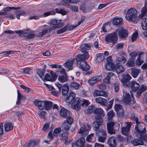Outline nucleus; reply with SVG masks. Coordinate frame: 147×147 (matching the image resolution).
<instances>
[{
    "instance_id": "nucleus-16",
    "label": "nucleus",
    "mask_w": 147,
    "mask_h": 147,
    "mask_svg": "<svg viewBox=\"0 0 147 147\" xmlns=\"http://www.w3.org/2000/svg\"><path fill=\"white\" fill-rule=\"evenodd\" d=\"M80 67L83 71H87L89 69L90 66L84 60L81 62Z\"/></svg>"
},
{
    "instance_id": "nucleus-54",
    "label": "nucleus",
    "mask_w": 147,
    "mask_h": 147,
    "mask_svg": "<svg viewBox=\"0 0 147 147\" xmlns=\"http://www.w3.org/2000/svg\"><path fill=\"white\" fill-rule=\"evenodd\" d=\"M138 36V32L137 31H135L132 35L131 40L132 41H135L137 39Z\"/></svg>"
},
{
    "instance_id": "nucleus-19",
    "label": "nucleus",
    "mask_w": 147,
    "mask_h": 147,
    "mask_svg": "<svg viewBox=\"0 0 147 147\" xmlns=\"http://www.w3.org/2000/svg\"><path fill=\"white\" fill-rule=\"evenodd\" d=\"M115 123L113 122H111L107 123V129L108 132L110 134L115 133V131L113 129V126Z\"/></svg>"
},
{
    "instance_id": "nucleus-1",
    "label": "nucleus",
    "mask_w": 147,
    "mask_h": 147,
    "mask_svg": "<svg viewBox=\"0 0 147 147\" xmlns=\"http://www.w3.org/2000/svg\"><path fill=\"white\" fill-rule=\"evenodd\" d=\"M127 31L123 28H118L115 32H113L108 34L105 36V40L106 43L112 42L114 45L117 42V35H118L121 38H125L128 36Z\"/></svg>"
},
{
    "instance_id": "nucleus-29",
    "label": "nucleus",
    "mask_w": 147,
    "mask_h": 147,
    "mask_svg": "<svg viewBox=\"0 0 147 147\" xmlns=\"http://www.w3.org/2000/svg\"><path fill=\"white\" fill-rule=\"evenodd\" d=\"M126 61V59L125 57H117V59L115 61L116 65L122 64L125 63Z\"/></svg>"
},
{
    "instance_id": "nucleus-6",
    "label": "nucleus",
    "mask_w": 147,
    "mask_h": 147,
    "mask_svg": "<svg viewBox=\"0 0 147 147\" xmlns=\"http://www.w3.org/2000/svg\"><path fill=\"white\" fill-rule=\"evenodd\" d=\"M57 77V76L53 71H51L50 74L47 73L43 77L42 80L44 82L49 81L51 82L54 81L56 80Z\"/></svg>"
},
{
    "instance_id": "nucleus-39",
    "label": "nucleus",
    "mask_w": 147,
    "mask_h": 147,
    "mask_svg": "<svg viewBox=\"0 0 147 147\" xmlns=\"http://www.w3.org/2000/svg\"><path fill=\"white\" fill-rule=\"evenodd\" d=\"M70 86L71 89L76 90L79 88L80 85L79 83L76 82H73L71 83Z\"/></svg>"
},
{
    "instance_id": "nucleus-21",
    "label": "nucleus",
    "mask_w": 147,
    "mask_h": 147,
    "mask_svg": "<svg viewBox=\"0 0 147 147\" xmlns=\"http://www.w3.org/2000/svg\"><path fill=\"white\" fill-rule=\"evenodd\" d=\"M96 103L99 104L102 106H105L107 103V100L101 97L97 98L95 99Z\"/></svg>"
},
{
    "instance_id": "nucleus-33",
    "label": "nucleus",
    "mask_w": 147,
    "mask_h": 147,
    "mask_svg": "<svg viewBox=\"0 0 147 147\" xmlns=\"http://www.w3.org/2000/svg\"><path fill=\"white\" fill-rule=\"evenodd\" d=\"M147 89V86L144 85H142L140 88L139 90L137 93V96H139L141 94L144 92Z\"/></svg>"
},
{
    "instance_id": "nucleus-49",
    "label": "nucleus",
    "mask_w": 147,
    "mask_h": 147,
    "mask_svg": "<svg viewBox=\"0 0 147 147\" xmlns=\"http://www.w3.org/2000/svg\"><path fill=\"white\" fill-rule=\"evenodd\" d=\"M47 32H49L48 29H44L42 30V32L38 33V36L39 37H41L45 35Z\"/></svg>"
},
{
    "instance_id": "nucleus-27",
    "label": "nucleus",
    "mask_w": 147,
    "mask_h": 147,
    "mask_svg": "<svg viewBox=\"0 0 147 147\" xmlns=\"http://www.w3.org/2000/svg\"><path fill=\"white\" fill-rule=\"evenodd\" d=\"M60 115L61 116L63 117L66 118L67 117H69V113L65 109L62 108L60 111Z\"/></svg>"
},
{
    "instance_id": "nucleus-43",
    "label": "nucleus",
    "mask_w": 147,
    "mask_h": 147,
    "mask_svg": "<svg viewBox=\"0 0 147 147\" xmlns=\"http://www.w3.org/2000/svg\"><path fill=\"white\" fill-rule=\"evenodd\" d=\"M115 113L113 111L111 110L107 113L108 119L109 121L111 120L114 116Z\"/></svg>"
},
{
    "instance_id": "nucleus-57",
    "label": "nucleus",
    "mask_w": 147,
    "mask_h": 147,
    "mask_svg": "<svg viewBox=\"0 0 147 147\" xmlns=\"http://www.w3.org/2000/svg\"><path fill=\"white\" fill-rule=\"evenodd\" d=\"M55 13V11H50L47 12H45L44 14V17H46L48 16L52 15H54Z\"/></svg>"
},
{
    "instance_id": "nucleus-45",
    "label": "nucleus",
    "mask_w": 147,
    "mask_h": 147,
    "mask_svg": "<svg viewBox=\"0 0 147 147\" xmlns=\"http://www.w3.org/2000/svg\"><path fill=\"white\" fill-rule=\"evenodd\" d=\"M35 36V34L33 33L25 32L24 36L26 39H30L33 38Z\"/></svg>"
},
{
    "instance_id": "nucleus-51",
    "label": "nucleus",
    "mask_w": 147,
    "mask_h": 147,
    "mask_svg": "<svg viewBox=\"0 0 147 147\" xmlns=\"http://www.w3.org/2000/svg\"><path fill=\"white\" fill-rule=\"evenodd\" d=\"M18 93V98L17 101L16 102L17 104H19L20 102V100L22 98L23 95H22L19 92L18 90H17Z\"/></svg>"
},
{
    "instance_id": "nucleus-8",
    "label": "nucleus",
    "mask_w": 147,
    "mask_h": 147,
    "mask_svg": "<svg viewBox=\"0 0 147 147\" xmlns=\"http://www.w3.org/2000/svg\"><path fill=\"white\" fill-rule=\"evenodd\" d=\"M39 142L38 139H30L24 145V147H36L38 146Z\"/></svg>"
},
{
    "instance_id": "nucleus-40",
    "label": "nucleus",
    "mask_w": 147,
    "mask_h": 147,
    "mask_svg": "<svg viewBox=\"0 0 147 147\" xmlns=\"http://www.w3.org/2000/svg\"><path fill=\"white\" fill-rule=\"evenodd\" d=\"M5 130L6 131H8L12 130L13 128V126L11 123H8L5 124L4 125Z\"/></svg>"
},
{
    "instance_id": "nucleus-10",
    "label": "nucleus",
    "mask_w": 147,
    "mask_h": 147,
    "mask_svg": "<svg viewBox=\"0 0 147 147\" xmlns=\"http://www.w3.org/2000/svg\"><path fill=\"white\" fill-rule=\"evenodd\" d=\"M73 119L70 116L68 117L66 120V122H65L62 125V128L65 130H68L73 122Z\"/></svg>"
},
{
    "instance_id": "nucleus-23",
    "label": "nucleus",
    "mask_w": 147,
    "mask_h": 147,
    "mask_svg": "<svg viewBox=\"0 0 147 147\" xmlns=\"http://www.w3.org/2000/svg\"><path fill=\"white\" fill-rule=\"evenodd\" d=\"M130 86L133 91H136L139 88V84L135 81H132L130 83Z\"/></svg>"
},
{
    "instance_id": "nucleus-56",
    "label": "nucleus",
    "mask_w": 147,
    "mask_h": 147,
    "mask_svg": "<svg viewBox=\"0 0 147 147\" xmlns=\"http://www.w3.org/2000/svg\"><path fill=\"white\" fill-rule=\"evenodd\" d=\"M50 127V124L49 123H46L45 124L43 127L42 130L44 131H46L47 129Z\"/></svg>"
},
{
    "instance_id": "nucleus-22",
    "label": "nucleus",
    "mask_w": 147,
    "mask_h": 147,
    "mask_svg": "<svg viewBox=\"0 0 147 147\" xmlns=\"http://www.w3.org/2000/svg\"><path fill=\"white\" fill-rule=\"evenodd\" d=\"M131 75L134 78H136L139 75L140 72V69H137L135 68L131 69Z\"/></svg>"
},
{
    "instance_id": "nucleus-47",
    "label": "nucleus",
    "mask_w": 147,
    "mask_h": 147,
    "mask_svg": "<svg viewBox=\"0 0 147 147\" xmlns=\"http://www.w3.org/2000/svg\"><path fill=\"white\" fill-rule=\"evenodd\" d=\"M127 66L129 67H134L135 65L134 60L130 59L126 63Z\"/></svg>"
},
{
    "instance_id": "nucleus-64",
    "label": "nucleus",
    "mask_w": 147,
    "mask_h": 147,
    "mask_svg": "<svg viewBox=\"0 0 147 147\" xmlns=\"http://www.w3.org/2000/svg\"><path fill=\"white\" fill-rule=\"evenodd\" d=\"M55 84L59 89V91L60 92L63 86L62 84L59 83V82H57Z\"/></svg>"
},
{
    "instance_id": "nucleus-58",
    "label": "nucleus",
    "mask_w": 147,
    "mask_h": 147,
    "mask_svg": "<svg viewBox=\"0 0 147 147\" xmlns=\"http://www.w3.org/2000/svg\"><path fill=\"white\" fill-rule=\"evenodd\" d=\"M113 99L111 100L109 102V104L107 107L106 110L107 111H108L112 107L113 102Z\"/></svg>"
},
{
    "instance_id": "nucleus-24",
    "label": "nucleus",
    "mask_w": 147,
    "mask_h": 147,
    "mask_svg": "<svg viewBox=\"0 0 147 147\" xmlns=\"http://www.w3.org/2000/svg\"><path fill=\"white\" fill-rule=\"evenodd\" d=\"M58 80L60 82L63 83L68 81V76L66 74L60 75L58 77Z\"/></svg>"
},
{
    "instance_id": "nucleus-42",
    "label": "nucleus",
    "mask_w": 147,
    "mask_h": 147,
    "mask_svg": "<svg viewBox=\"0 0 147 147\" xmlns=\"http://www.w3.org/2000/svg\"><path fill=\"white\" fill-rule=\"evenodd\" d=\"M90 47V44H85L84 45H82L81 46V50L82 52L85 53L86 50H89Z\"/></svg>"
},
{
    "instance_id": "nucleus-35",
    "label": "nucleus",
    "mask_w": 147,
    "mask_h": 147,
    "mask_svg": "<svg viewBox=\"0 0 147 147\" xmlns=\"http://www.w3.org/2000/svg\"><path fill=\"white\" fill-rule=\"evenodd\" d=\"M105 67L106 69L109 71H115V67L113 63H107L105 65Z\"/></svg>"
},
{
    "instance_id": "nucleus-34",
    "label": "nucleus",
    "mask_w": 147,
    "mask_h": 147,
    "mask_svg": "<svg viewBox=\"0 0 147 147\" xmlns=\"http://www.w3.org/2000/svg\"><path fill=\"white\" fill-rule=\"evenodd\" d=\"M85 142V138H80L76 143L78 147H83Z\"/></svg>"
},
{
    "instance_id": "nucleus-12",
    "label": "nucleus",
    "mask_w": 147,
    "mask_h": 147,
    "mask_svg": "<svg viewBox=\"0 0 147 147\" xmlns=\"http://www.w3.org/2000/svg\"><path fill=\"white\" fill-rule=\"evenodd\" d=\"M125 123L126 126L125 127L122 128L121 132L123 135L127 136L129 135V132L131 126V123L129 122H126Z\"/></svg>"
},
{
    "instance_id": "nucleus-62",
    "label": "nucleus",
    "mask_w": 147,
    "mask_h": 147,
    "mask_svg": "<svg viewBox=\"0 0 147 147\" xmlns=\"http://www.w3.org/2000/svg\"><path fill=\"white\" fill-rule=\"evenodd\" d=\"M17 14H20L21 16H26V13L24 11H22L18 10L16 11Z\"/></svg>"
},
{
    "instance_id": "nucleus-18",
    "label": "nucleus",
    "mask_w": 147,
    "mask_h": 147,
    "mask_svg": "<svg viewBox=\"0 0 147 147\" xmlns=\"http://www.w3.org/2000/svg\"><path fill=\"white\" fill-rule=\"evenodd\" d=\"M143 139L144 140H147V138L136 139L133 141H131V142L135 146L143 145L144 144Z\"/></svg>"
},
{
    "instance_id": "nucleus-48",
    "label": "nucleus",
    "mask_w": 147,
    "mask_h": 147,
    "mask_svg": "<svg viewBox=\"0 0 147 147\" xmlns=\"http://www.w3.org/2000/svg\"><path fill=\"white\" fill-rule=\"evenodd\" d=\"M21 7H8L5 8L4 9V11H9L13 9L15 10H16L18 9H20Z\"/></svg>"
},
{
    "instance_id": "nucleus-50",
    "label": "nucleus",
    "mask_w": 147,
    "mask_h": 147,
    "mask_svg": "<svg viewBox=\"0 0 147 147\" xmlns=\"http://www.w3.org/2000/svg\"><path fill=\"white\" fill-rule=\"evenodd\" d=\"M68 26H66L63 28L58 30L57 31V34H60L65 32L68 28Z\"/></svg>"
},
{
    "instance_id": "nucleus-26",
    "label": "nucleus",
    "mask_w": 147,
    "mask_h": 147,
    "mask_svg": "<svg viewBox=\"0 0 147 147\" xmlns=\"http://www.w3.org/2000/svg\"><path fill=\"white\" fill-rule=\"evenodd\" d=\"M69 90V85L68 83H65L63 85L62 88V93L63 95H66Z\"/></svg>"
},
{
    "instance_id": "nucleus-4",
    "label": "nucleus",
    "mask_w": 147,
    "mask_h": 147,
    "mask_svg": "<svg viewBox=\"0 0 147 147\" xmlns=\"http://www.w3.org/2000/svg\"><path fill=\"white\" fill-rule=\"evenodd\" d=\"M136 125L135 126V129L136 134L140 136V138H147L146 128H144L143 131H140L142 128V127L144 126V123L142 122H139L138 120L137 122H136Z\"/></svg>"
},
{
    "instance_id": "nucleus-41",
    "label": "nucleus",
    "mask_w": 147,
    "mask_h": 147,
    "mask_svg": "<svg viewBox=\"0 0 147 147\" xmlns=\"http://www.w3.org/2000/svg\"><path fill=\"white\" fill-rule=\"evenodd\" d=\"M61 132V128H56L53 131V134L55 135V137H60Z\"/></svg>"
},
{
    "instance_id": "nucleus-25",
    "label": "nucleus",
    "mask_w": 147,
    "mask_h": 147,
    "mask_svg": "<svg viewBox=\"0 0 147 147\" xmlns=\"http://www.w3.org/2000/svg\"><path fill=\"white\" fill-rule=\"evenodd\" d=\"M35 105L38 107L39 109L40 110H43L44 109V105L45 104L44 103V101L36 100L34 102Z\"/></svg>"
},
{
    "instance_id": "nucleus-55",
    "label": "nucleus",
    "mask_w": 147,
    "mask_h": 147,
    "mask_svg": "<svg viewBox=\"0 0 147 147\" xmlns=\"http://www.w3.org/2000/svg\"><path fill=\"white\" fill-rule=\"evenodd\" d=\"M20 87L24 90L26 92L28 93L30 90V88H29L27 87L24 85H21Z\"/></svg>"
},
{
    "instance_id": "nucleus-52",
    "label": "nucleus",
    "mask_w": 147,
    "mask_h": 147,
    "mask_svg": "<svg viewBox=\"0 0 147 147\" xmlns=\"http://www.w3.org/2000/svg\"><path fill=\"white\" fill-rule=\"evenodd\" d=\"M14 51L12 50L4 51L0 53V54H3L4 55H9L14 53Z\"/></svg>"
},
{
    "instance_id": "nucleus-53",
    "label": "nucleus",
    "mask_w": 147,
    "mask_h": 147,
    "mask_svg": "<svg viewBox=\"0 0 147 147\" xmlns=\"http://www.w3.org/2000/svg\"><path fill=\"white\" fill-rule=\"evenodd\" d=\"M55 12L56 13H60L63 15H64L66 14V12L63 9H55Z\"/></svg>"
},
{
    "instance_id": "nucleus-28",
    "label": "nucleus",
    "mask_w": 147,
    "mask_h": 147,
    "mask_svg": "<svg viewBox=\"0 0 147 147\" xmlns=\"http://www.w3.org/2000/svg\"><path fill=\"white\" fill-rule=\"evenodd\" d=\"M113 25L118 26L121 24L122 19V18L115 17L113 18Z\"/></svg>"
},
{
    "instance_id": "nucleus-2",
    "label": "nucleus",
    "mask_w": 147,
    "mask_h": 147,
    "mask_svg": "<svg viewBox=\"0 0 147 147\" xmlns=\"http://www.w3.org/2000/svg\"><path fill=\"white\" fill-rule=\"evenodd\" d=\"M103 110L100 108H97L94 111V113L96 114H99L95 116L96 121L94 123L95 125L94 127L95 130L97 131L101 125H104V123L103 122L102 117H104L105 114L104 113Z\"/></svg>"
},
{
    "instance_id": "nucleus-7",
    "label": "nucleus",
    "mask_w": 147,
    "mask_h": 147,
    "mask_svg": "<svg viewBox=\"0 0 147 147\" xmlns=\"http://www.w3.org/2000/svg\"><path fill=\"white\" fill-rule=\"evenodd\" d=\"M115 110L118 117H123L124 115V109L122 106L119 104L115 105Z\"/></svg>"
},
{
    "instance_id": "nucleus-32",
    "label": "nucleus",
    "mask_w": 147,
    "mask_h": 147,
    "mask_svg": "<svg viewBox=\"0 0 147 147\" xmlns=\"http://www.w3.org/2000/svg\"><path fill=\"white\" fill-rule=\"evenodd\" d=\"M115 71L118 74L124 71L125 68L123 66L121 65V64L115 65Z\"/></svg>"
},
{
    "instance_id": "nucleus-61",
    "label": "nucleus",
    "mask_w": 147,
    "mask_h": 147,
    "mask_svg": "<svg viewBox=\"0 0 147 147\" xmlns=\"http://www.w3.org/2000/svg\"><path fill=\"white\" fill-rule=\"evenodd\" d=\"M46 113V112L45 111H42L38 113V114L42 119H45Z\"/></svg>"
},
{
    "instance_id": "nucleus-31",
    "label": "nucleus",
    "mask_w": 147,
    "mask_h": 147,
    "mask_svg": "<svg viewBox=\"0 0 147 147\" xmlns=\"http://www.w3.org/2000/svg\"><path fill=\"white\" fill-rule=\"evenodd\" d=\"M44 105V109H45L46 110H47L51 108L53 106V103L52 102L48 101H45Z\"/></svg>"
},
{
    "instance_id": "nucleus-46",
    "label": "nucleus",
    "mask_w": 147,
    "mask_h": 147,
    "mask_svg": "<svg viewBox=\"0 0 147 147\" xmlns=\"http://www.w3.org/2000/svg\"><path fill=\"white\" fill-rule=\"evenodd\" d=\"M80 103L81 106L84 107H86L90 104L89 100L84 99L80 100Z\"/></svg>"
},
{
    "instance_id": "nucleus-15",
    "label": "nucleus",
    "mask_w": 147,
    "mask_h": 147,
    "mask_svg": "<svg viewBox=\"0 0 147 147\" xmlns=\"http://www.w3.org/2000/svg\"><path fill=\"white\" fill-rule=\"evenodd\" d=\"M102 79V77L98 76L92 78L90 79L88 81V83L90 84H93L97 82H100Z\"/></svg>"
},
{
    "instance_id": "nucleus-17",
    "label": "nucleus",
    "mask_w": 147,
    "mask_h": 147,
    "mask_svg": "<svg viewBox=\"0 0 147 147\" xmlns=\"http://www.w3.org/2000/svg\"><path fill=\"white\" fill-rule=\"evenodd\" d=\"M75 61L74 59L67 61L65 63V66L68 70H72L73 68V64Z\"/></svg>"
},
{
    "instance_id": "nucleus-36",
    "label": "nucleus",
    "mask_w": 147,
    "mask_h": 147,
    "mask_svg": "<svg viewBox=\"0 0 147 147\" xmlns=\"http://www.w3.org/2000/svg\"><path fill=\"white\" fill-rule=\"evenodd\" d=\"M141 13L139 15V18L142 19L147 13V6L144 5L141 10Z\"/></svg>"
},
{
    "instance_id": "nucleus-13",
    "label": "nucleus",
    "mask_w": 147,
    "mask_h": 147,
    "mask_svg": "<svg viewBox=\"0 0 147 147\" xmlns=\"http://www.w3.org/2000/svg\"><path fill=\"white\" fill-rule=\"evenodd\" d=\"M89 57V55L87 52H85L83 55L78 54L76 57V60L77 61L79 62L82 60H84L87 59Z\"/></svg>"
},
{
    "instance_id": "nucleus-5",
    "label": "nucleus",
    "mask_w": 147,
    "mask_h": 147,
    "mask_svg": "<svg viewBox=\"0 0 147 147\" xmlns=\"http://www.w3.org/2000/svg\"><path fill=\"white\" fill-rule=\"evenodd\" d=\"M123 102L125 104H134L135 101L133 94L131 92H123Z\"/></svg>"
},
{
    "instance_id": "nucleus-3",
    "label": "nucleus",
    "mask_w": 147,
    "mask_h": 147,
    "mask_svg": "<svg viewBox=\"0 0 147 147\" xmlns=\"http://www.w3.org/2000/svg\"><path fill=\"white\" fill-rule=\"evenodd\" d=\"M137 13L138 11L135 8H130L127 11L125 19L129 21L137 23L139 21Z\"/></svg>"
},
{
    "instance_id": "nucleus-20",
    "label": "nucleus",
    "mask_w": 147,
    "mask_h": 147,
    "mask_svg": "<svg viewBox=\"0 0 147 147\" xmlns=\"http://www.w3.org/2000/svg\"><path fill=\"white\" fill-rule=\"evenodd\" d=\"M75 96L76 94L74 92H70L69 95L67 96L65 100L68 103L70 104L74 100Z\"/></svg>"
},
{
    "instance_id": "nucleus-37",
    "label": "nucleus",
    "mask_w": 147,
    "mask_h": 147,
    "mask_svg": "<svg viewBox=\"0 0 147 147\" xmlns=\"http://www.w3.org/2000/svg\"><path fill=\"white\" fill-rule=\"evenodd\" d=\"M107 144L111 147H115L116 144L115 138H109L108 140Z\"/></svg>"
},
{
    "instance_id": "nucleus-63",
    "label": "nucleus",
    "mask_w": 147,
    "mask_h": 147,
    "mask_svg": "<svg viewBox=\"0 0 147 147\" xmlns=\"http://www.w3.org/2000/svg\"><path fill=\"white\" fill-rule=\"evenodd\" d=\"M30 69L28 68H26L22 69V72L24 74H29Z\"/></svg>"
},
{
    "instance_id": "nucleus-14",
    "label": "nucleus",
    "mask_w": 147,
    "mask_h": 147,
    "mask_svg": "<svg viewBox=\"0 0 147 147\" xmlns=\"http://www.w3.org/2000/svg\"><path fill=\"white\" fill-rule=\"evenodd\" d=\"M131 77L128 74L124 75L123 78L121 79V81L123 85L127 86L129 81L131 80Z\"/></svg>"
},
{
    "instance_id": "nucleus-9",
    "label": "nucleus",
    "mask_w": 147,
    "mask_h": 147,
    "mask_svg": "<svg viewBox=\"0 0 147 147\" xmlns=\"http://www.w3.org/2000/svg\"><path fill=\"white\" fill-rule=\"evenodd\" d=\"M90 129V126L88 124L85 125L82 127L79 130L78 133L83 137H85L88 134Z\"/></svg>"
},
{
    "instance_id": "nucleus-44",
    "label": "nucleus",
    "mask_w": 147,
    "mask_h": 147,
    "mask_svg": "<svg viewBox=\"0 0 147 147\" xmlns=\"http://www.w3.org/2000/svg\"><path fill=\"white\" fill-rule=\"evenodd\" d=\"M96 59L98 62L102 61L103 60V55L101 53H98L96 55Z\"/></svg>"
},
{
    "instance_id": "nucleus-59",
    "label": "nucleus",
    "mask_w": 147,
    "mask_h": 147,
    "mask_svg": "<svg viewBox=\"0 0 147 147\" xmlns=\"http://www.w3.org/2000/svg\"><path fill=\"white\" fill-rule=\"evenodd\" d=\"M130 55L131 57V59H132L134 60L136 56L138 55V53L136 52H134L131 53Z\"/></svg>"
},
{
    "instance_id": "nucleus-60",
    "label": "nucleus",
    "mask_w": 147,
    "mask_h": 147,
    "mask_svg": "<svg viewBox=\"0 0 147 147\" xmlns=\"http://www.w3.org/2000/svg\"><path fill=\"white\" fill-rule=\"evenodd\" d=\"M37 73L38 76L42 80L44 77V73L43 71L41 70H38L37 71Z\"/></svg>"
},
{
    "instance_id": "nucleus-30",
    "label": "nucleus",
    "mask_w": 147,
    "mask_h": 147,
    "mask_svg": "<svg viewBox=\"0 0 147 147\" xmlns=\"http://www.w3.org/2000/svg\"><path fill=\"white\" fill-rule=\"evenodd\" d=\"M96 134L98 136V138H106V132L105 130L101 129L98 130L96 132Z\"/></svg>"
},
{
    "instance_id": "nucleus-11",
    "label": "nucleus",
    "mask_w": 147,
    "mask_h": 147,
    "mask_svg": "<svg viewBox=\"0 0 147 147\" xmlns=\"http://www.w3.org/2000/svg\"><path fill=\"white\" fill-rule=\"evenodd\" d=\"M81 107L80 100L79 98L74 99L71 104L72 108L76 111H78Z\"/></svg>"
},
{
    "instance_id": "nucleus-38",
    "label": "nucleus",
    "mask_w": 147,
    "mask_h": 147,
    "mask_svg": "<svg viewBox=\"0 0 147 147\" xmlns=\"http://www.w3.org/2000/svg\"><path fill=\"white\" fill-rule=\"evenodd\" d=\"M143 54V53H142L139 54L138 57L136 61V63L137 65L140 66L144 63L143 61L141 59V56Z\"/></svg>"
}]
</instances>
